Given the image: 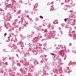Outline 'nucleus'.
<instances>
[{"label": "nucleus", "instance_id": "nucleus-1", "mask_svg": "<svg viewBox=\"0 0 76 76\" xmlns=\"http://www.w3.org/2000/svg\"><path fill=\"white\" fill-rule=\"evenodd\" d=\"M51 8H50V11H53L54 10V8L53 7V6L51 7Z\"/></svg>", "mask_w": 76, "mask_h": 76}, {"label": "nucleus", "instance_id": "nucleus-2", "mask_svg": "<svg viewBox=\"0 0 76 76\" xmlns=\"http://www.w3.org/2000/svg\"><path fill=\"white\" fill-rule=\"evenodd\" d=\"M4 13V11H0V14L1 15H3Z\"/></svg>", "mask_w": 76, "mask_h": 76}, {"label": "nucleus", "instance_id": "nucleus-3", "mask_svg": "<svg viewBox=\"0 0 76 76\" xmlns=\"http://www.w3.org/2000/svg\"><path fill=\"white\" fill-rule=\"evenodd\" d=\"M36 28L37 30H39V29H40V26H39L38 27H37Z\"/></svg>", "mask_w": 76, "mask_h": 76}, {"label": "nucleus", "instance_id": "nucleus-4", "mask_svg": "<svg viewBox=\"0 0 76 76\" xmlns=\"http://www.w3.org/2000/svg\"><path fill=\"white\" fill-rule=\"evenodd\" d=\"M51 54L52 55V56H54L55 55V54L53 53H51Z\"/></svg>", "mask_w": 76, "mask_h": 76}, {"label": "nucleus", "instance_id": "nucleus-5", "mask_svg": "<svg viewBox=\"0 0 76 76\" xmlns=\"http://www.w3.org/2000/svg\"><path fill=\"white\" fill-rule=\"evenodd\" d=\"M40 18H41V19H43V17L42 16H40Z\"/></svg>", "mask_w": 76, "mask_h": 76}, {"label": "nucleus", "instance_id": "nucleus-6", "mask_svg": "<svg viewBox=\"0 0 76 76\" xmlns=\"http://www.w3.org/2000/svg\"><path fill=\"white\" fill-rule=\"evenodd\" d=\"M64 20L65 22H66V21H67V19H66V18Z\"/></svg>", "mask_w": 76, "mask_h": 76}, {"label": "nucleus", "instance_id": "nucleus-7", "mask_svg": "<svg viewBox=\"0 0 76 76\" xmlns=\"http://www.w3.org/2000/svg\"><path fill=\"white\" fill-rule=\"evenodd\" d=\"M48 27H49V28H50V26H51V25H49V26H48Z\"/></svg>", "mask_w": 76, "mask_h": 76}, {"label": "nucleus", "instance_id": "nucleus-8", "mask_svg": "<svg viewBox=\"0 0 76 76\" xmlns=\"http://www.w3.org/2000/svg\"><path fill=\"white\" fill-rule=\"evenodd\" d=\"M4 35L6 36L7 35V34L6 33H5L4 34Z\"/></svg>", "mask_w": 76, "mask_h": 76}, {"label": "nucleus", "instance_id": "nucleus-9", "mask_svg": "<svg viewBox=\"0 0 76 76\" xmlns=\"http://www.w3.org/2000/svg\"><path fill=\"white\" fill-rule=\"evenodd\" d=\"M73 22H76V21H75V19L73 20Z\"/></svg>", "mask_w": 76, "mask_h": 76}, {"label": "nucleus", "instance_id": "nucleus-10", "mask_svg": "<svg viewBox=\"0 0 76 76\" xmlns=\"http://www.w3.org/2000/svg\"><path fill=\"white\" fill-rule=\"evenodd\" d=\"M70 73V71H68L67 72L68 73Z\"/></svg>", "mask_w": 76, "mask_h": 76}, {"label": "nucleus", "instance_id": "nucleus-11", "mask_svg": "<svg viewBox=\"0 0 76 76\" xmlns=\"http://www.w3.org/2000/svg\"><path fill=\"white\" fill-rule=\"evenodd\" d=\"M8 40H10V38H9V37H8Z\"/></svg>", "mask_w": 76, "mask_h": 76}, {"label": "nucleus", "instance_id": "nucleus-12", "mask_svg": "<svg viewBox=\"0 0 76 76\" xmlns=\"http://www.w3.org/2000/svg\"><path fill=\"white\" fill-rule=\"evenodd\" d=\"M4 51H6V49H4Z\"/></svg>", "mask_w": 76, "mask_h": 76}, {"label": "nucleus", "instance_id": "nucleus-13", "mask_svg": "<svg viewBox=\"0 0 76 76\" xmlns=\"http://www.w3.org/2000/svg\"><path fill=\"white\" fill-rule=\"evenodd\" d=\"M28 18H29V16L28 15L27 16Z\"/></svg>", "mask_w": 76, "mask_h": 76}, {"label": "nucleus", "instance_id": "nucleus-14", "mask_svg": "<svg viewBox=\"0 0 76 76\" xmlns=\"http://www.w3.org/2000/svg\"><path fill=\"white\" fill-rule=\"evenodd\" d=\"M16 56H17V57H18V54H16Z\"/></svg>", "mask_w": 76, "mask_h": 76}, {"label": "nucleus", "instance_id": "nucleus-15", "mask_svg": "<svg viewBox=\"0 0 76 76\" xmlns=\"http://www.w3.org/2000/svg\"><path fill=\"white\" fill-rule=\"evenodd\" d=\"M45 57H46L47 56V55H45Z\"/></svg>", "mask_w": 76, "mask_h": 76}, {"label": "nucleus", "instance_id": "nucleus-16", "mask_svg": "<svg viewBox=\"0 0 76 76\" xmlns=\"http://www.w3.org/2000/svg\"><path fill=\"white\" fill-rule=\"evenodd\" d=\"M36 19H38V18H37Z\"/></svg>", "mask_w": 76, "mask_h": 76}, {"label": "nucleus", "instance_id": "nucleus-17", "mask_svg": "<svg viewBox=\"0 0 76 76\" xmlns=\"http://www.w3.org/2000/svg\"><path fill=\"white\" fill-rule=\"evenodd\" d=\"M26 25H28V23H26Z\"/></svg>", "mask_w": 76, "mask_h": 76}, {"label": "nucleus", "instance_id": "nucleus-18", "mask_svg": "<svg viewBox=\"0 0 76 76\" xmlns=\"http://www.w3.org/2000/svg\"><path fill=\"white\" fill-rule=\"evenodd\" d=\"M13 76H15V75H13Z\"/></svg>", "mask_w": 76, "mask_h": 76}, {"label": "nucleus", "instance_id": "nucleus-19", "mask_svg": "<svg viewBox=\"0 0 76 76\" xmlns=\"http://www.w3.org/2000/svg\"><path fill=\"white\" fill-rule=\"evenodd\" d=\"M56 23L58 24V23Z\"/></svg>", "mask_w": 76, "mask_h": 76}, {"label": "nucleus", "instance_id": "nucleus-20", "mask_svg": "<svg viewBox=\"0 0 76 76\" xmlns=\"http://www.w3.org/2000/svg\"><path fill=\"white\" fill-rule=\"evenodd\" d=\"M54 24H56V23H54Z\"/></svg>", "mask_w": 76, "mask_h": 76}, {"label": "nucleus", "instance_id": "nucleus-21", "mask_svg": "<svg viewBox=\"0 0 76 76\" xmlns=\"http://www.w3.org/2000/svg\"><path fill=\"white\" fill-rule=\"evenodd\" d=\"M64 60H65V58L64 59Z\"/></svg>", "mask_w": 76, "mask_h": 76}, {"label": "nucleus", "instance_id": "nucleus-22", "mask_svg": "<svg viewBox=\"0 0 76 76\" xmlns=\"http://www.w3.org/2000/svg\"><path fill=\"white\" fill-rule=\"evenodd\" d=\"M75 52H76V50L75 51Z\"/></svg>", "mask_w": 76, "mask_h": 76}]
</instances>
